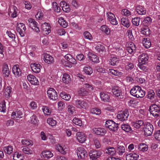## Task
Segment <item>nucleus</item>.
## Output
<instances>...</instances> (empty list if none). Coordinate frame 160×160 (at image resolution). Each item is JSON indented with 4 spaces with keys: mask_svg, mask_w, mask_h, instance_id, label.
<instances>
[{
    "mask_svg": "<svg viewBox=\"0 0 160 160\" xmlns=\"http://www.w3.org/2000/svg\"><path fill=\"white\" fill-rule=\"evenodd\" d=\"M149 110L151 114L156 118L160 117V108L156 104H153L150 107Z\"/></svg>",
    "mask_w": 160,
    "mask_h": 160,
    "instance_id": "1",
    "label": "nucleus"
},
{
    "mask_svg": "<svg viewBox=\"0 0 160 160\" xmlns=\"http://www.w3.org/2000/svg\"><path fill=\"white\" fill-rule=\"evenodd\" d=\"M105 127L110 131L115 132L118 130V125L113 121L109 120L106 122Z\"/></svg>",
    "mask_w": 160,
    "mask_h": 160,
    "instance_id": "2",
    "label": "nucleus"
},
{
    "mask_svg": "<svg viewBox=\"0 0 160 160\" xmlns=\"http://www.w3.org/2000/svg\"><path fill=\"white\" fill-rule=\"evenodd\" d=\"M75 105L79 109H86L88 108V104L85 101L79 100H77L75 101Z\"/></svg>",
    "mask_w": 160,
    "mask_h": 160,
    "instance_id": "3",
    "label": "nucleus"
},
{
    "mask_svg": "<svg viewBox=\"0 0 160 160\" xmlns=\"http://www.w3.org/2000/svg\"><path fill=\"white\" fill-rule=\"evenodd\" d=\"M28 24L31 28L34 29L36 32H39L40 31L38 23L34 19L30 18L28 20Z\"/></svg>",
    "mask_w": 160,
    "mask_h": 160,
    "instance_id": "4",
    "label": "nucleus"
},
{
    "mask_svg": "<svg viewBox=\"0 0 160 160\" xmlns=\"http://www.w3.org/2000/svg\"><path fill=\"white\" fill-rule=\"evenodd\" d=\"M26 27L24 24L22 23H18L17 26V30L19 34L22 37L25 36Z\"/></svg>",
    "mask_w": 160,
    "mask_h": 160,
    "instance_id": "5",
    "label": "nucleus"
},
{
    "mask_svg": "<svg viewBox=\"0 0 160 160\" xmlns=\"http://www.w3.org/2000/svg\"><path fill=\"white\" fill-rule=\"evenodd\" d=\"M112 92L114 96L119 98H121L122 97V93L121 90L118 86H113L112 88Z\"/></svg>",
    "mask_w": 160,
    "mask_h": 160,
    "instance_id": "6",
    "label": "nucleus"
},
{
    "mask_svg": "<svg viewBox=\"0 0 160 160\" xmlns=\"http://www.w3.org/2000/svg\"><path fill=\"white\" fill-rule=\"evenodd\" d=\"M153 129V125L149 123H147L143 128L144 135L146 136H150L152 134Z\"/></svg>",
    "mask_w": 160,
    "mask_h": 160,
    "instance_id": "7",
    "label": "nucleus"
},
{
    "mask_svg": "<svg viewBox=\"0 0 160 160\" xmlns=\"http://www.w3.org/2000/svg\"><path fill=\"white\" fill-rule=\"evenodd\" d=\"M77 155L79 160L84 159L87 155L86 151L83 148L79 147L77 150Z\"/></svg>",
    "mask_w": 160,
    "mask_h": 160,
    "instance_id": "8",
    "label": "nucleus"
},
{
    "mask_svg": "<svg viewBox=\"0 0 160 160\" xmlns=\"http://www.w3.org/2000/svg\"><path fill=\"white\" fill-rule=\"evenodd\" d=\"M47 92L49 98L51 99L55 100L58 99L57 93L53 88H49L48 89Z\"/></svg>",
    "mask_w": 160,
    "mask_h": 160,
    "instance_id": "9",
    "label": "nucleus"
},
{
    "mask_svg": "<svg viewBox=\"0 0 160 160\" xmlns=\"http://www.w3.org/2000/svg\"><path fill=\"white\" fill-rule=\"evenodd\" d=\"M99 96L101 101L104 102H110L111 101L110 96L108 92H101Z\"/></svg>",
    "mask_w": 160,
    "mask_h": 160,
    "instance_id": "10",
    "label": "nucleus"
},
{
    "mask_svg": "<svg viewBox=\"0 0 160 160\" xmlns=\"http://www.w3.org/2000/svg\"><path fill=\"white\" fill-rule=\"evenodd\" d=\"M129 115V113L128 111L127 110H125L118 114L117 118L120 121H124L127 120Z\"/></svg>",
    "mask_w": 160,
    "mask_h": 160,
    "instance_id": "11",
    "label": "nucleus"
},
{
    "mask_svg": "<svg viewBox=\"0 0 160 160\" xmlns=\"http://www.w3.org/2000/svg\"><path fill=\"white\" fill-rule=\"evenodd\" d=\"M76 139L80 143H84L86 140V136L82 132H78L76 134Z\"/></svg>",
    "mask_w": 160,
    "mask_h": 160,
    "instance_id": "12",
    "label": "nucleus"
},
{
    "mask_svg": "<svg viewBox=\"0 0 160 160\" xmlns=\"http://www.w3.org/2000/svg\"><path fill=\"white\" fill-rule=\"evenodd\" d=\"M30 67L32 71L35 73L40 72L42 68L41 64L37 63H31Z\"/></svg>",
    "mask_w": 160,
    "mask_h": 160,
    "instance_id": "13",
    "label": "nucleus"
},
{
    "mask_svg": "<svg viewBox=\"0 0 160 160\" xmlns=\"http://www.w3.org/2000/svg\"><path fill=\"white\" fill-rule=\"evenodd\" d=\"M106 15L108 17V19L112 24L116 25L118 24L116 17L111 12H108L107 13Z\"/></svg>",
    "mask_w": 160,
    "mask_h": 160,
    "instance_id": "14",
    "label": "nucleus"
},
{
    "mask_svg": "<svg viewBox=\"0 0 160 160\" xmlns=\"http://www.w3.org/2000/svg\"><path fill=\"white\" fill-rule=\"evenodd\" d=\"M55 148L58 151L63 154H66L68 150V149L66 147L62 144H57Z\"/></svg>",
    "mask_w": 160,
    "mask_h": 160,
    "instance_id": "15",
    "label": "nucleus"
},
{
    "mask_svg": "<svg viewBox=\"0 0 160 160\" xmlns=\"http://www.w3.org/2000/svg\"><path fill=\"white\" fill-rule=\"evenodd\" d=\"M93 133L100 136L104 135L107 132L105 129L103 128H94L92 129Z\"/></svg>",
    "mask_w": 160,
    "mask_h": 160,
    "instance_id": "16",
    "label": "nucleus"
},
{
    "mask_svg": "<svg viewBox=\"0 0 160 160\" xmlns=\"http://www.w3.org/2000/svg\"><path fill=\"white\" fill-rule=\"evenodd\" d=\"M27 79L32 84L35 85H38L39 81L35 76L29 74L27 76Z\"/></svg>",
    "mask_w": 160,
    "mask_h": 160,
    "instance_id": "17",
    "label": "nucleus"
},
{
    "mask_svg": "<svg viewBox=\"0 0 160 160\" xmlns=\"http://www.w3.org/2000/svg\"><path fill=\"white\" fill-rule=\"evenodd\" d=\"M12 72L16 78H18L21 76V71L18 65H16L12 68Z\"/></svg>",
    "mask_w": 160,
    "mask_h": 160,
    "instance_id": "18",
    "label": "nucleus"
},
{
    "mask_svg": "<svg viewBox=\"0 0 160 160\" xmlns=\"http://www.w3.org/2000/svg\"><path fill=\"white\" fill-rule=\"evenodd\" d=\"M148 56L147 54L142 53L139 57L138 61L140 64H145L147 62Z\"/></svg>",
    "mask_w": 160,
    "mask_h": 160,
    "instance_id": "19",
    "label": "nucleus"
},
{
    "mask_svg": "<svg viewBox=\"0 0 160 160\" xmlns=\"http://www.w3.org/2000/svg\"><path fill=\"white\" fill-rule=\"evenodd\" d=\"M43 60L45 62L48 64L52 63L54 62L53 58L50 55L47 53L44 54Z\"/></svg>",
    "mask_w": 160,
    "mask_h": 160,
    "instance_id": "20",
    "label": "nucleus"
},
{
    "mask_svg": "<svg viewBox=\"0 0 160 160\" xmlns=\"http://www.w3.org/2000/svg\"><path fill=\"white\" fill-rule=\"evenodd\" d=\"M41 28L44 34L48 35L51 32L50 26L47 23L45 22L42 24Z\"/></svg>",
    "mask_w": 160,
    "mask_h": 160,
    "instance_id": "21",
    "label": "nucleus"
},
{
    "mask_svg": "<svg viewBox=\"0 0 160 160\" xmlns=\"http://www.w3.org/2000/svg\"><path fill=\"white\" fill-rule=\"evenodd\" d=\"M102 152L101 151H96L93 152L91 155H90V157L92 160H96L102 154Z\"/></svg>",
    "mask_w": 160,
    "mask_h": 160,
    "instance_id": "22",
    "label": "nucleus"
},
{
    "mask_svg": "<svg viewBox=\"0 0 160 160\" xmlns=\"http://www.w3.org/2000/svg\"><path fill=\"white\" fill-rule=\"evenodd\" d=\"M136 47L134 44L132 42H129L127 46V50L128 52L132 54L136 50Z\"/></svg>",
    "mask_w": 160,
    "mask_h": 160,
    "instance_id": "23",
    "label": "nucleus"
},
{
    "mask_svg": "<svg viewBox=\"0 0 160 160\" xmlns=\"http://www.w3.org/2000/svg\"><path fill=\"white\" fill-rule=\"evenodd\" d=\"M136 12L139 15H145L146 13L145 8L142 6L138 5L136 6Z\"/></svg>",
    "mask_w": 160,
    "mask_h": 160,
    "instance_id": "24",
    "label": "nucleus"
},
{
    "mask_svg": "<svg viewBox=\"0 0 160 160\" xmlns=\"http://www.w3.org/2000/svg\"><path fill=\"white\" fill-rule=\"evenodd\" d=\"M88 58L89 59L93 62L97 63L99 62L98 57L92 53L89 52Z\"/></svg>",
    "mask_w": 160,
    "mask_h": 160,
    "instance_id": "25",
    "label": "nucleus"
},
{
    "mask_svg": "<svg viewBox=\"0 0 160 160\" xmlns=\"http://www.w3.org/2000/svg\"><path fill=\"white\" fill-rule=\"evenodd\" d=\"M42 155L44 158L49 159L53 156V153L49 150H44L42 152Z\"/></svg>",
    "mask_w": 160,
    "mask_h": 160,
    "instance_id": "26",
    "label": "nucleus"
},
{
    "mask_svg": "<svg viewBox=\"0 0 160 160\" xmlns=\"http://www.w3.org/2000/svg\"><path fill=\"white\" fill-rule=\"evenodd\" d=\"M138 158L139 155L134 152L127 154L126 156V160H131L132 159L130 158L137 160L138 159Z\"/></svg>",
    "mask_w": 160,
    "mask_h": 160,
    "instance_id": "27",
    "label": "nucleus"
},
{
    "mask_svg": "<svg viewBox=\"0 0 160 160\" xmlns=\"http://www.w3.org/2000/svg\"><path fill=\"white\" fill-rule=\"evenodd\" d=\"M139 101L138 100L132 98L128 99V105L133 108L136 107Z\"/></svg>",
    "mask_w": 160,
    "mask_h": 160,
    "instance_id": "28",
    "label": "nucleus"
},
{
    "mask_svg": "<svg viewBox=\"0 0 160 160\" xmlns=\"http://www.w3.org/2000/svg\"><path fill=\"white\" fill-rule=\"evenodd\" d=\"M119 62V59L115 56L111 57L109 60V64L112 66L117 65Z\"/></svg>",
    "mask_w": 160,
    "mask_h": 160,
    "instance_id": "29",
    "label": "nucleus"
},
{
    "mask_svg": "<svg viewBox=\"0 0 160 160\" xmlns=\"http://www.w3.org/2000/svg\"><path fill=\"white\" fill-rule=\"evenodd\" d=\"M62 81L64 83L66 84H68L71 81L70 75L67 73H64L63 75Z\"/></svg>",
    "mask_w": 160,
    "mask_h": 160,
    "instance_id": "30",
    "label": "nucleus"
},
{
    "mask_svg": "<svg viewBox=\"0 0 160 160\" xmlns=\"http://www.w3.org/2000/svg\"><path fill=\"white\" fill-rule=\"evenodd\" d=\"M142 42L143 46L146 48H148L151 46V43L149 38H143L142 40Z\"/></svg>",
    "mask_w": 160,
    "mask_h": 160,
    "instance_id": "31",
    "label": "nucleus"
},
{
    "mask_svg": "<svg viewBox=\"0 0 160 160\" xmlns=\"http://www.w3.org/2000/svg\"><path fill=\"white\" fill-rule=\"evenodd\" d=\"M65 58L70 63L75 65L76 63V60L70 54H67L65 56Z\"/></svg>",
    "mask_w": 160,
    "mask_h": 160,
    "instance_id": "32",
    "label": "nucleus"
},
{
    "mask_svg": "<svg viewBox=\"0 0 160 160\" xmlns=\"http://www.w3.org/2000/svg\"><path fill=\"white\" fill-rule=\"evenodd\" d=\"M122 24L125 27L128 28L130 26V22L127 18H122L121 19Z\"/></svg>",
    "mask_w": 160,
    "mask_h": 160,
    "instance_id": "33",
    "label": "nucleus"
},
{
    "mask_svg": "<svg viewBox=\"0 0 160 160\" xmlns=\"http://www.w3.org/2000/svg\"><path fill=\"white\" fill-rule=\"evenodd\" d=\"M138 148L140 151L142 152L147 151L148 149V147L144 143H141L138 146Z\"/></svg>",
    "mask_w": 160,
    "mask_h": 160,
    "instance_id": "34",
    "label": "nucleus"
},
{
    "mask_svg": "<svg viewBox=\"0 0 160 160\" xmlns=\"http://www.w3.org/2000/svg\"><path fill=\"white\" fill-rule=\"evenodd\" d=\"M13 149V146L11 145L6 146L3 148V150L4 152L8 154H10L12 152Z\"/></svg>",
    "mask_w": 160,
    "mask_h": 160,
    "instance_id": "35",
    "label": "nucleus"
},
{
    "mask_svg": "<svg viewBox=\"0 0 160 160\" xmlns=\"http://www.w3.org/2000/svg\"><path fill=\"white\" fill-rule=\"evenodd\" d=\"M143 123L142 121L140 120L136 122H132V125L136 128H139L143 126Z\"/></svg>",
    "mask_w": 160,
    "mask_h": 160,
    "instance_id": "36",
    "label": "nucleus"
},
{
    "mask_svg": "<svg viewBox=\"0 0 160 160\" xmlns=\"http://www.w3.org/2000/svg\"><path fill=\"white\" fill-rule=\"evenodd\" d=\"M145 95V92L141 88L138 91L136 94H134V97L137 98H142L144 97Z\"/></svg>",
    "mask_w": 160,
    "mask_h": 160,
    "instance_id": "37",
    "label": "nucleus"
},
{
    "mask_svg": "<svg viewBox=\"0 0 160 160\" xmlns=\"http://www.w3.org/2000/svg\"><path fill=\"white\" fill-rule=\"evenodd\" d=\"M12 157L14 160H22L23 159V157L22 155L17 152L14 153Z\"/></svg>",
    "mask_w": 160,
    "mask_h": 160,
    "instance_id": "38",
    "label": "nucleus"
},
{
    "mask_svg": "<svg viewBox=\"0 0 160 160\" xmlns=\"http://www.w3.org/2000/svg\"><path fill=\"white\" fill-rule=\"evenodd\" d=\"M95 48L97 51L100 53H102L105 51L104 47L100 44L97 45Z\"/></svg>",
    "mask_w": 160,
    "mask_h": 160,
    "instance_id": "39",
    "label": "nucleus"
},
{
    "mask_svg": "<svg viewBox=\"0 0 160 160\" xmlns=\"http://www.w3.org/2000/svg\"><path fill=\"white\" fill-rule=\"evenodd\" d=\"M58 22L61 26L64 28H65L68 26V23L62 17H60L58 19Z\"/></svg>",
    "mask_w": 160,
    "mask_h": 160,
    "instance_id": "40",
    "label": "nucleus"
},
{
    "mask_svg": "<svg viewBox=\"0 0 160 160\" xmlns=\"http://www.w3.org/2000/svg\"><path fill=\"white\" fill-rule=\"evenodd\" d=\"M47 123L50 126L53 127L56 126L57 121L52 118H48L47 120Z\"/></svg>",
    "mask_w": 160,
    "mask_h": 160,
    "instance_id": "41",
    "label": "nucleus"
},
{
    "mask_svg": "<svg viewBox=\"0 0 160 160\" xmlns=\"http://www.w3.org/2000/svg\"><path fill=\"white\" fill-rule=\"evenodd\" d=\"M141 88V87L139 86H135L131 89L130 93L134 97V94H136L138 91L139 89Z\"/></svg>",
    "mask_w": 160,
    "mask_h": 160,
    "instance_id": "42",
    "label": "nucleus"
},
{
    "mask_svg": "<svg viewBox=\"0 0 160 160\" xmlns=\"http://www.w3.org/2000/svg\"><path fill=\"white\" fill-rule=\"evenodd\" d=\"M121 128L124 131L129 132L132 130L131 127L128 124L123 123L121 125Z\"/></svg>",
    "mask_w": 160,
    "mask_h": 160,
    "instance_id": "43",
    "label": "nucleus"
},
{
    "mask_svg": "<svg viewBox=\"0 0 160 160\" xmlns=\"http://www.w3.org/2000/svg\"><path fill=\"white\" fill-rule=\"evenodd\" d=\"M60 95L62 99L66 101H69L71 97L69 94L66 93L65 92H61L60 93Z\"/></svg>",
    "mask_w": 160,
    "mask_h": 160,
    "instance_id": "44",
    "label": "nucleus"
},
{
    "mask_svg": "<svg viewBox=\"0 0 160 160\" xmlns=\"http://www.w3.org/2000/svg\"><path fill=\"white\" fill-rule=\"evenodd\" d=\"M42 110L45 115H49L50 114L51 112V109L45 106H43L42 107Z\"/></svg>",
    "mask_w": 160,
    "mask_h": 160,
    "instance_id": "45",
    "label": "nucleus"
},
{
    "mask_svg": "<svg viewBox=\"0 0 160 160\" xmlns=\"http://www.w3.org/2000/svg\"><path fill=\"white\" fill-rule=\"evenodd\" d=\"M12 92V88L11 87L8 86L5 89V96L7 98L10 97V94Z\"/></svg>",
    "mask_w": 160,
    "mask_h": 160,
    "instance_id": "46",
    "label": "nucleus"
},
{
    "mask_svg": "<svg viewBox=\"0 0 160 160\" xmlns=\"http://www.w3.org/2000/svg\"><path fill=\"white\" fill-rule=\"evenodd\" d=\"M83 71L87 74L90 75L92 73V68L89 66H85L83 68Z\"/></svg>",
    "mask_w": 160,
    "mask_h": 160,
    "instance_id": "47",
    "label": "nucleus"
},
{
    "mask_svg": "<svg viewBox=\"0 0 160 160\" xmlns=\"http://www.w3.org/2000/svg\"><path fill=\"white\" fill-rule=\"evenodd\" d=\"M29 121L31 123L34 124H37L39 121L38 120L36 116L33 114L30 117Z\"/></svg>",
    "mask_w": 160,
    "mask_h": 160,
    "instance_id": "48",
    "label": "nucleus"
},
{
    "mask_svg": "<svg viewBox=\"0 0 160 160\" xmlns=\"http://www.w3.org/2000/svg\"><path fill=\"white\" fill-rule=\"evenodd\" d=\"M116 152L115 149L112 147L107 148L106 151V153L110 155H114Z\"/></svg>",
    "mask_w": 160,
    "mask_h": 160,
    "instance_id": "49",
    "label": "nucleus"
},
{
    "mask_svg": "<svg viewBox=\"0 0 160 160\" xmlns=\"http://www.w3.org/2000/svg\"><path fill=\"white\" fill-rule=\"evenodd\" d=\"M100 30L106 34L108 35L110 33L109 29L106 25H103L101 27Z\"/></svg>",
    "mask_w": 160,
    "mask_h": 160,
    "instance_id": "50",
    "label": "nucleus"
},
{
    "mask_svg": "<svg viewBox=\"0 0 160 160\" xmlns=\"http://www.w3.org/2000/svg\"><path fill=\"white\" fill-rule=\"evenodd\" d=\"M155 93L153 90H151L148 92L147 98L153 101L154 98Z\"/></svg>",
    "mask_w": 160,
    "mask_h": 160,
    "instance_id": "51",
    "label": "nucleus"
},
{
    "mask_svg": "<svg viewBox=\"0 0 160 160\" xmlns=\"http://www.w3.org/2000/svg\"><path fill=\"white\" fill-rule=\"evenodd\" d=\"M118 153L120 155H122L125 152V150L124 147L123 146H118L117 149Z\"/></svg>",
    "mask_w": 160,
    "mask_h": 160,
    "instance_id": "52",
    "label": "nucleus"
},
{
    "mask_svg": "<svg viewBox=\"0 0 160 160\" xmlns=\"http://www.w3.org/2000/svg\"><path fill=\"white\" fill-rule=\"evenodd\" d=\"M6 109V102L3 100L0 103V111L1 112H5Z\"/></svg>",
    "mask_w": 160,
    "mask_h": 160,
    "instance_id": "53",
    "label": "nucleus"
},
{
    "mask_svg": "<svg viewBox=\"0 0 160 160\" xmlns=\"http://www.w3.org/2000/svg\"><path fill=\"white\" fill-rule=\"evenodd\" d=\"M73 122L75 124L81 126L82 125V122L81 120L77 118H74L72 120Z\"/></svg>",
    "mask_w": 160,
    "mask_h": 160,
    "instance_id": "54",
    "label": "nucleus"
},
{
    "mask_svg": "<svg viewBox=\"0 0 160 160\" xmlns=\"http://www.w3.org/2000/svg\"><path fill=\"white\" fill-rule=\"evenodd\" d=\"M68 110L69 113L72 114L75 113V108L72 105H69L68 106Z\"/></svg>",
    "mask_w": 160,
    "mask_h": 160,
    "instance_id": "55",
    "label": "nucleus"
},
{
    "mask_svg": "<svg viewBox=\"0 0 160 160\" xmlns=\"http://www.w3.org/2000/svg\"><path fill=\"white\" fill-rule=\"evenodd\" d=\"M134 67V65L133 63L128 62L125 66V69L128 71H130Z\"/></svg>",
    "mask_w": 160,
    "mask_h": 160,
    "instance_id": "56",
    "label": "nucleus"
},
{
    "mask_svg": "<svg viewBox=\"0 0 160 160\" xmlns=\"http://www.w3.org/2000/svg\"><path fill=\"white\" fill-rule=\"evenodd\" d=\"M83 36L85 39H88L90 41L92 40L93 38L91 34L88 31H85L83 33Z\"/></svg>",
    "mask_w": 160,
    "mask_h": 160,
    "instance_id": "57",
    "label": "nucleus"
},
{
    "mask_svg": "<svg viewBox=\"0 0 160 160\" xmlns=\"http://www.w3.org/2000/svg\"><path fill=\"white\" fill-rule=\"evenodd\" d=\"M22 152L25 154H32V151L28 147H24L22 149Z\"/></svg>",
    "mask_w": 160,
    "mask_h": 160,
    "instance_id": "58",
    "label": "nucleus"
},
{
    "mask_svg": "<svg viewBox=\"0 0 160 160\" xmlns=\"http://www.w3.org/2000/svg\"><path fill=\"white\" fill-rule=\"evenodd\" d=\"M121 14L125 16L129 17L131 15L130 11L127 9H123L121 11Z\"/></svg>",
    "mask_w": 160,
    "mask_h": 160,
    "instance_id": "59",
    "label": "nucleus"
},
{
    "mask_svg": "<svg viewBox=\"0 0 160 160\" xmlns=\"http://www.w3.org/2000/svg\"><path fill=\"white\" fill-rule=\"evenodd\" d=\"M43 12L41 10H38L35 17L37 19L41 20L43 18Z\"/></svg>",
    "mask_w": 160,
    "mask_h": 160,
    "instance_id": "60",
    "label": "nucleus"
},
{
    "mask_svg": "<svg viewBox=\"0 0 160 160\" xmlns=\"http://www.w3.org/2000/svg\"><path fill=\"white\" fill-rule=\"evenodd\" d=\"M140 19L139 18L136 17L132 19V24L136 26H138L139 24Z\"/></svg>",
    "mask_w": 160,
    "mask_h": 160,
    "instance_id": "61",
    "label": "nucleus"
},
{
    "mask_svg": "<svg viewBox=\"0 0 160 160\" xmlns=\"http://www.w3.org/2000/svg\"><path fill=\"white\" fill-rule=\"evenodd\" d=\"M109 71L110 73L112 75L115 76H119L121 75V72L115 69H110Z\"/></svg>",
    "mask_w": 160,
    "mask_h": 160,
    "instance_id": "62",
    "label": "nucleus"
},
{
    "mask_svg": "<svg viewBox=\"0 0 160 160\" xmlns=\"http://www.w3.org/2000/svg\"><path fill=\"white\" fill-rule=\"evenodd\" d=\"M58 110H62L65 108V105L63 102L59 101L58 103Z\"/></svg>",
    "mask_w": 160,
    "mask_h": 160,
    "instance_id": "63",
    "label": "nucleus"
},
{
    "mask_svg": "<svg viewBox=\"0 0 160 160\" xmlns=\"http://www.w3.org/2000/svg\"><path fill=\"white\" fill-rule=\"evenodd\" d=\"M52 8L55 12H60V8L56 2H53L52 4Z\"/></svg>",
    "mask_w": 160,
    "mask_h": 160,
    "instance_id": "64",
    "label": "nucleus"
}]
</instances>
